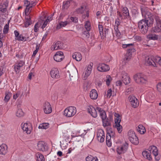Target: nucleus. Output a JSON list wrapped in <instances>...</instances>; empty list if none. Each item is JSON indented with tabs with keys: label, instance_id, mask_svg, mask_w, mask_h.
Returning <instances> with one entry per match:
<instances>
[{
	"label": "nucleus",
	"instance_id": "f8f14e48",
	"mask_svg": "<svg viewBox=\"0 0 161 161\" xmlns=\"http://www.w3.org/2000/svg\"><path fill=\"white\" fill-rule=\"evenodd\" d=\"M128 100L132 106L136 108L139 105V102L137 99L134 96L130 95L128 97Z\"/></svg>",
	"mask_w": 161,
	"mask_h": 161
},
{
	"label": "nucleus",
	"instance_id": "a878e982",
	"mask_svg": "<svg viewBox=\"0 0 161 161\" xmlns=\"http://www.w3.org/2000/svg\"><path fill=\"white\" fill-rule=\"evenodd\" d=\"M8 1H6L0 4V10L3 13L6 12L7 8L8 6Z\"/></svg>",
	"mask_w": 161,
	"mask_h": 161
},
{
	"label": "nucleus",
	"instance_id": "774afa93",
	"mask_svg": "<svg viewBox=\"0 0 161 161\" xmlns=\"http://www.w3.org/2000/svg\"><path fill=\"white\" fill-rule=\"evenodd\" d=\"M147 98H149L151 100L153 99V98L152 94L151 92H149L148 94H147Z\"/></svg>",
	"mask_w": 161,
	"mask_h": 161
},
{
	"label": "nucleus",
	"instance_id": "f704fd0d",
	"mask_svg": "<svg viewBox=\"0 0 161 161\" xmlns=\"http://www.w3.org/2000/svg\"><path fill=\"white\" fill-rule=\"evenodd\" d=\"M50 125L48 123H44L40 124L38 127L39 129H47L49 127Z\"/></svg>",
	"mask_w": 161,
	"mask_h": 161
},
{
	"label": "nucleus",
	"instance_id": "de8ad7c7",
	"mask_svg": "<svg viewBox=\"0 0 161 161\" xmlns=\"http://www.w3.org/2000/svg\"><path fill=\"white\" fill-rule=\"evenodd\" d=\"M16 114L17 116L20 117L23 116L24 113L21 109H19L17 111Z\"/></svg>",
	"mask_w": 161,
	"mask_h": 161
},
{
	"label": "nucleus",
	"instance_id": "bb28decb",
	"mask_svg": "<svg viewBox=\"0 0 161 161\" xmlns=\"http://www.w3.org/2000/svg\"><path fill=\"white\" fill-rule=\"evenodd\" d=\"M151 152L149 150L145 151L142 153V155L144 158H147L149 160L152 159V158L151 155Z\"/></svg>",
	"mask_w": 161,
	"mask_h": 161
},
{
	"label": "nucleus",
	"instance_id": "6e6d98bb",
	"mask_svg": "<svg viewBox=\"0 0 161 161\" xmlns=\"http://www.w3.org/2000/svg\"><path fill=\"white\" fill-rule=\"evenodd\" d=\"M9 28V25H8L6 24L4 27L3 30V33L4 34H7Z\"/></svg>",
	"mask_w": 161,
	"mask_h": 161
},
{
	"label": "nucleus",
	"instance_id": "39448f33",
	"mask_svg": "<svg viewBox=\"0 0 161 161\" xmlns=\"http://www.w3.org/2000/svg\"><path fill=\"white\" fill-rule=\"evenodd\" d=\"M127 136L129 140L133 144L137 145L139 143L138 139L133 130H130L128 132Z\"/></svg>",
	"mask_w": 161,
	"mask_h": 161
},
{
	"label": "nucleus",
	"instance_id": "cd10ccee",
	"mask_svg": "<svg viewBox=\"0 0 161 161\" xmlns=\"http://www.w3.org/2000/svg\"><path fill=\"white\" fill-rule=\"evenodd\" d=\"M90 98L92 99H96L98 97L97 92L95 89H92L90 93Z\"/></svg>",
	"mask_w": 161,
	"mask_h": 161
},
{
	"label": "nucleus",
	"instance_id": "7ed1b4c3",
	"mask_svg": "<svg viewBox=\"0 0 161 161\" xmlns=\"http://www.w3.org/2000/svg\"><path fill=\"white\" fill-rule=\"evenodd\" d=\"M37 2L36 0H33L30 1L25 0L24 1V6L26 7L25 13L26 15L28 14L30 12L31 8L33 6H35L37 3Z\"/></svg>",
	"mask_w": 161,
	"mask_h": 161
},
{
	"label": "nucleus",
	"instance_id": "a18cd8bd",
	"mask_svg": "<svg viewBox=\"0 0 161 161\" xmlns=\"http://www.w3.org/2000/svg\"><path fill=\"white\" fill-rule=\"evenodd\" d=\"M85 8L83 6H81L80 8L77 9L76 10V12L79 14H82L85 10Z\"/></svg>",
	"mask_w": 161,
	"mask_h": 161
},
{
	"label": "nucleus",
	"instance_id": "09e8293b",
	"mask_svg": "<svg viewBox=\"0 0 161 161\" xmlns=\"http://www.w3.org/2000/svg\"><path fill=\"white\" fill-rule=\"evenodd\" d=\"M135 49L133 47L131 48H130L128 49V53L126 54V56H127L128 55L129 56H131V53H133L135 52Z\"/></svg>",
	"mask_w": 161,
	"mask_h": 161
},
{
	"label": "nucleus",
	"instance_id": "6e6552de",
	"mask_svg": "<svg viewBox=\"0 0 161 161\" xmlns=\"http://www.w3.org/2000/svg\"><path fill=\"white\" fill-rule=\"evenodd\" d=\"M117 15L121 19H125L129 17V13L128 8L126 7H124L122 9V14L121 13L118 11Z\"/></svg>",
	"mask_w": 161,
	"mask_h": 161
},
{
	"label": "nucleus",
	"instance_id": "f3484780",
	"mask_svg": "<svg viewBox=\"0 0 161 161\" xmlns=\"http://www.w3.org/2000/svg\"><path fill=\"white\" fill-rule=\"evenodd\" d=\"M98 71L101 72H105L109 71L110 69L109 66L105 64L100 63L97 67Z\"/></svg>",
	"mask_w": 161,
	"mask_h": 161
},
{
	"label": "nucleus",
	"instance_id": "e2e57ef3",
	"mask_svg": "<svg viewBox=\"0 0 161 161\" xmlns=\"http://www.w3.org/2000/svg\"><path fill=\"white\" fill-rule=\"evenodd\" d=\"M20 91L14 95L13 97L14 99H16L20 95Z\"/></svg>",
	"mask_w": 161,
	"mask_h": 161
},
{
	"label": "nucleus",
	"instance_id": "412c9836",
	"mask_svg": "<svg viewBox=\"0 0 161 161\" xmlns=\"http://www.w3.org/2000/svg\"><path fill=\"white\" fill-rule=\"evenodd\" d=\"M63 48L62 43L60 41L53 43L52 45L51 49L52 50H56L60 49Z\"/></svg>",
	"mask_w": 161,
	"mask_h": 161
},
{
	"label": "nucleus",
	"instance_id": "4d7b16f0",
	"mask_svg": "<svg viewBox=\"0 0 161 161\" xmlns=\"http://www.w3.org/2000/svg\"><path fill=\"white\" fill-rule=\"evenodd\" d=\"M39 49V46L37 44L36 47V50L33 52V54L32 55V57L35 56L37 53Z\"/></svg>",
	"mask_w": 161,
	"mask_h": 161
},
{
	"label": "nucleus",
	"instance_id": "37998d69",
	"mask_svg": "<svg viewBox=\"0 0 161 161\" xmlns=\"http://www.w3.org/2000/svg\"><path fill=\"white\" fill-rule=\"evenodd\" d=\"M114 116L116 117V118L114 119L115 125L120 124L121 119L119 117V115L115 113Z\"/></svg>",
	"mask_w": 161,
	"mask_h": 161
},
{
	"label": "nucleus",
	"instance_id": "c756f323",
	"mask_svg": "<svg viewBox=\"0 0 161 161\" xmlns=\"http://www.w3.org/2000/svg\"><path fill=\"white\" fill-rule=\"evenodd\" d=\"M8 147L4 144H3L0 145V154H5L7 152Z\"/></svg>",
	"mask_w": 161,
	"mask_h": 161
},
{
	"label": "nucleus",
	"instance_id": "49530a36",
	"mask_svg": "<svg viewBox=\"0 0 161 161\" xmlns=\"http://www.w3.org/2000/svg\"><path fill=\"white\" fill-rule=\"evenodd\" d=\"M152 31L154 33H158L161 32V30L158 25H156V26L152 28Z\"/></svg>",
	"mask_w": 161,
	"mask_h": 161
},
{
	"label": "nucleus",
	"instance_id": "9b49d317",
	"mask_svg": "<svg viewBox=\"0 0 161 161\" xmlns=\"http://www.w3.org/2000/svg\"><path fill=\"white\" fill-rule=\"evenodd\" d=\"M21 127L23 130L27 134H30L32 129V126L30 123L22 124Z\"/></svg>",
	"mask_w": 161,
	"mask_h": 161
},
{
	"label": "nucleus",
	"instance_id": "338daca9",
	"mask_svg": "<svg viewBox=\"0 0 161 161\" xmlns=\"http://www.w3.org/2000/svg\"><path fill=\"white\" fill-rule=\"evenodd\" d=\"M134 38L136 40H137L138 41H140L142 40L141 37L139 36H134Z\"/></svg>",
	"mask_w": 161,
	"mask_h": 161
},
{
	"label": "nucleus",
	"instance_id": "ddd939ff",
	"mask_svg": "<svg viewBox=\"0 0 161 161\" xmlns=\"http://www.w3.org/2000/svg\"><path fill=\"white\" fill-rule=\"evenodd\" d=\"M128 144L125 143L123 145L118 147L117 148V152L119 154H124L127 150Z\"/></svg>",
	"mask_w": 161,
	"mask_h": 161
},
{
	"label": "nucleus",
	"instance_id": "f257e3e1",
	"mask_svg": "<svg viewBox=\"0 0 161 161\" xmlns=\"http://www.w3.org/2000/svg\"><path fill=\"white\" fill-rule=\"evenodd\" d=\"M151 24L148 19H142L138 23V26L142 33H146L148 30V27L150 26Z\"/></svg>",
	"mask_w": 161,
	"mask_h": 161
},
{
	"label": "nucleus",
	"instance_id": "0eeeda50",
	"mask_svg": "<svg viewBox=\"0 0 161 161\" xmlns=\"http://www.w3.org/2000/svg\"><path fill=\"white\" fill-rule=\"evenodd\" d=\"M141 11L142 16L145 18V19H152L153 20L152 18V14L148 11L147 8H141Z\"/></svg>",
	"mask_w": 161,
	"mask_h": 161
},
{
	"label": "nucleus",
	"instance_id": "ea45409f",
	"mask_svg": "<svg viewBox=\"0 0 161 161\" xmlns=\"http://www.w3.org/2000/svg\"><path fill=\"white\" fill-rule=\"evenodd\" d=\"M36 156L37 157V161H44L45 158L43 155L42 154L37 153L36 154Z\"/></svg>",
	"mask_w": 161,
	"mask_h": 161
},
{
	"label": "nucleus",
	"instance_id": "0e129e2a",
	"mask_svg": "<svg viewBox=\"0 0 161 161\" xmlns=\"http://www.w3.org/2000/svg\"><path fill=\"white\" fill-rule=\"evenodd\" d=\"M133 44L131 43V44H123L122 45V47L123 48H126L128 47H129L130 46H133Z\"/></svg>",
	"mask_w": 161,
	"mask_h": 161
},
{
	"label": "nucleus",
	"instance_id": "5701e85b",
	"mask_svg": "<svg viewBox=\"0 0 161 161\" xmlns=\"http://www.w3.org/2000/svg\"><path fill=\"white\" fill-rule=\"evenodd\" d=\"M50 74L53 78L57 79L59 77V71L56 68L53 69L50 72Z\"/></svg>",
	"mask_w": 161,
	"mask_h": 161
},
{
	"label": "nucleus",
	"instance_id": "13d9d810",
	"mask_svg": "<svg viewBox=\"0 0 161 161\" xmlns=\"http://www.w3.org/2000/svg\"><path fill=\"white\" fill-rule=\"evenodd\" d=\"M10 98V96L8 94L6 93L4 99V101L5 102H8Z\"/></svg>",
	"mask_w": 161,
	"mask_h": 161
},
{
	"label": "nucleus",
	"instance_id": "7c9ffc66",
	"mask_svg": "<svg viewBox=\"0 0 161 161\" xmlns=\"http://www.w3.org/2000/svg\"><path fill=\"white\" fill-rule=\"evenodd\" d=\"M148 149L151 152H152L153 154L155 156H156L158 155V153L157 148L155 146H150L149 147Z\"/></svg>",
	"mask_w": 161,
	"mask_h": 161
},
{
	"label": "nucleus",
	"instance_id": "2f4dec72",
	"mask_svg": "<svg viewBox=\"0 0 161 161\" xmlns=\"http://www.w3.org/2000/svg\"><path fill=\"white\" fill-rule=\"evenodd\" d=\"M73 58L75 59L77 61H80L82 58L81 53L79 52H75L72 54Z\"/></svg>",
	"mask_w": 161,
	"mask_h": 161
},
{
	"label": "nucleus",
	"instance_id": "473e14b6",
	"mask_svg": "<svg viewBox=\"0 0 161 161\" xmlns=\"http://www.w3.org/2000/svg\"><path fill=\"white\" fill-rule=\"evenodd\" d=\"M31 24V18L30 16L27 15L25 17V26L26 28L27 27L29 26Z\"/></svg>",
	"mask_w": 161,
	"mask_h": 161
},
{
	"label": "nucleus",
	"instance_id": "4c0bfd02",
	"mask_svg": "<svg viewBox=\"0 0 161 161\" xmlns=\"http://www.w3.org/2000/svg\"><path fill=\"white\" fill-rule=\"evenodd\" d=\"M69 23V22L68 21H66L64 22H61L59 24L57 25V29H59L63 27H65L67 24Z\"/></svg>",
	"mask_w": 161,
	"mask_h": 161
},
{
	"label": "nucleus",
	"instance_id": "c03bdc74",
	"mask_svg": "<svg viewBox=\"0 0 161 161\" xmlns=\"http://www.w3.org/2000/svg\"><path fill=\"white\" fill-rule=\"evenodd\" d=\"M70 5V2L69 1H67L64 2L63 3V9H67Z\"/></svg>",
	"mask_w": 161,
	"mask_h": 161
},
{
	"label": "nucleus",
	"instance_id": "20e7f679",
	"mask_svg": "<svg viewBox=\"0 0 161 161\" xmlns=\"http://www.w3.org/2000/svg\"><path fill=\"white\" fill-rule=\"evenodd\" d=\"M76 113V109L75 107L69 106L65 109L64 115L66 117H71L74 116Z\"/></svg>",
	"mask_w": 161,
	"mask_h": 161
},
{
	"label": "nucleus",
	"instance_id": "052dcab7",
	"mask_svg": "<svg viewBox=\"0 0 161 161\" xmlns=\"http://www.w3.org/2000/svg\"><path fill=\"white\" fill-rule=\"evenodd\" d=\"M93 157L91 155L88 156L86 158V161H92Z\"/></svg>",
	"mask_w": 161,
	"mask_h": 161
},
{
	"label": "nucleus",
	"instance_id": "864d4df0",
	"mask_svg": "<svg viewBox=\"0 0 161 161\" xmlns=\"http://www.w3.org/2000/svg\"><path fill=\"white\" fill-rule=\"evenodd\" d=\"M134 90V88L132 87H129L126 89L125 93L126 95H128Z\"/></svg>",
	"mask_w": 161,
	"mask_h": 161
},
{
	"label": "nucleus",
	"instance_id": "423d86ee",
	"mask_svg": "<svg viewBox=\"0 0 161 161\" xmlns=\"http://www.w3.org/2000/svg\"><path fill=\"white\" fill-rule=\"evenodd\" d=\"M93 65V63L91 62L86 67V70L83 75V80H86L90 75L92 69Z\"/></svg>",
	"mask_w": 161,
	"mask_h": 161
},
{
	"label": "nucleus",
	"instance_id": "bf43d9fd",
	"mask_svg": "<svg viewBox=\"0 0 161 161\" xmlns=\"http://www.w3.org/2000/svg\"><path fill=\"white\" fill-rule=\"evenodd\" d=\"M112 95V90L111 89H109L107 91V97L110 98Z\"/></svg>",
	"mask_w": 161,
	"mask_h": 161
},
{
	"label": "nucleus",
	"instance_id": "c9c22d12",
	"mask_svg": "<svg viewBox=\"0 0 161 161\" xmlns=\"http://www.w3.org/2000/svg\"><path fill=\"white\" fill-rule=\"evenodd\" d=\"M54 15V14L51 15V16H49L47 17V19L44 21L43 25L42 26V28L43 29L45 28L47 24L51 20H52V17Z\"/></svg>",
	"mask_w": 161,
	"mask_h": 161
},
{
	"label": "nucleus",
	"instance_id": "2eb2a0df",
	"mask_svg": "<svg viewBox=\"0 0 161 161\" xmlns=\"http://www.w3.org/2000/svg\"><path fill=\"white\" fill-rule=\"evenodd\" d=\"M98 29L101 39H104L106 35L108 34V29L106 28L103 29V25L99 24L98 25Z\"/></svg>",
	"mask_w": 161,
	"mask_h": 161
},
{
	"label": "nucleus",
	"instance_id": "a211bd4d",
	"mask_svg": "<svg viewBox=\"0 0 161 161\" xmlns=\"http://www.w3.org/2000/svg\"><path fill=\"white\" fill-rule=\"evenodd\" d=\"M37 148L38 150L42 151H47L48 149L47 144L43 141H39L37 145Z\"/></svg>",
	"mask_w": 161,
	"mask_h": 161
},
{
	"label": "nucleus",
	"instance_id": "c85d7f7f",
	"mask_svg": "<svg viewBox=\"0 0 161 161\" xmlns=\"http://www.w3.org/2000/svg\"><path fill=\"white\" fill-rule=\"evenodd\" d=\"M97 109L100 113V115L102 120L106 118V114L105 111L102 109L101 108L99 107H97Z\"/></svg>",
	"mask_w": 161,
	"mask_h": 161
},
{
	"label": "nucleus",
	"instance_id": "9d476101",
	"mask_svg": "<svg viewBox=\"0 0 161 161\" xmlns=\"http://www.w3.org/2000/svg\"><path fill=\"white\" fill-rule=\"evenodd\" d=\"M119 77L125 85H127L130 82V77L128 76L127 74L124 71L121 72Z\"/></svg>",
	"mask_w": 161,
	"mask_h": 161
},
{
	"label": "nucleus",
	"instance_id": "a19ab883",
	"mask_svg": "<svg viewBox=\"0 0 161 161\" xmlns=\"http://www.w3.org/2000/svg\"><path fill=\"white\" fill-rule=\"evenodd\" d=\"M85 28L87 31H90L91 28V25L90 21L89 20H87L85 22Z\"/></svg>",
	"mask_w": 161,
	"mask_h": 161
},
{
	"label": "nucleus",
	"instance_id": "72a5a7b5",
	"mask_svg": "<svg viewBox=\"0 0 161 161\" xmlns=\"http://www.w3.org/2000/svg\"><path fill=\"white\" fill-rule=\"evenodd\" d=\"M136 130L138 132L141 134H144L146 132L145 127L142 125H138L136 128Z\"/></svg>",
	"mask_w": 161,
	"mask_h": 161
},
{
	"label": "nucleus",
	"instance_id": "8fccbe9b",
	"mask_svg": "<svg viewBox=\"0 0 161 161\" xmlns=\"http://www.w3.org/2000/svg\"><path fill=\"white\" fill-rule=\"evenodd\" d=\"M148 37L149 39L153 40H157L158 38V36L155 34L151 35Z\"/></svg>",
	"mask_w": 161,
	"mask_h": 161
},
{
	"label": "nucleus",
	"instance_id": "393cba45",
	"mask_svg": "<svg viewBox=\"0 0 161 161\" xmlns=\"http://www.w3.org/2000/svg\"><path fill=\"white\" fill-rule=\"evenodd\" d=\"M120 24V22L118 19H116L115 21V24L114 25V29L115 34L116 36L119 37L120 35V33L118 30V28Z\"/></svg>",
	"mask_w": 161,
	"mask_h": 161
},
{
	"label": "nucleus",
	"instance_id": "79ce46f5",
	"mask_svg": "<svg viewBox=\"0 0 161 161\" xmlns=\"http://www.w3.org/2000/svg\"><path fill=\"white\" fill-rule=\"evenodd\" d=\"M112 80V78L111 76L109 75H107L106 77V79L104 80L106 82V84L107 86H109L110 82Z\"/></svg>",
	"mask_w": 161,
	"mask_h": 161
},
{
	"label": "nucleus",
	"instance_id": "1a4fd4ad",
	"mask_svg": "<svg viewBox=\"0 0 161 161\" xmlns=\"http://www.w3.org/2000/svg\"><path fill=\"white\" fill-rule=\"evenodd\" d=\"M25 64V62L23 61L19 60L17 61L14 66V71L16 74L19 73L21 68Z\"/></svg>",
	"mask_w": 161,
	"mask_h": 161
},
{
	"label": "nucleus",
	"instance_id": "4468645a",
	"mask_svg": "<svg viewBox=\"0 0 161 161\" xmlns=\"http://www.w3.org/2000/svg\"><path fill=\"white\" fill-rule=\"evenodd\" d=\"M64 56L63 52L61 51L57 52L53 56L55 61L57 62H60L64 58Z\"/></svg>",
	"mask_w": 161,
	"mask_h": 161
},
{
	"label": "nucleus",
	"instance_id": "aec40b11",
	"mask_svg": "<svg viewBox=\"0 0 161 161\" xmlns=\"http://www.w3.org/2000/svg\"><path fill=\"white\" fill-rule=\"evenodd\" d=\"M43 109L45 114H49L52 112V108L51 105L50 103L47 102H45L43 105Z\"/></svg>",
	"mask_w": 161,
	"mask_h": 161
},
{
	"label": "nucleus",
	"instance_id": "3c124183",
	"mask_svg": "<svg viewBox=\"0 0 161 161\" xmlns=\"http://www.w3.org/2000/svg\"><path fill=\"white\" fill-rule=\"evenodd\" d=\"M90 31L86 30L84 31L83 32V35L86 38H88L90 36V34L89 33V31Z\"/></svg>",
	"mask_w": 161,
	"mask_h": 161
},
{
	"label": "nucleus",
	"instance_id": "680f3d73",
	"mask_svg": "<svg viewBox=\"0 0 161 161\" xmlns=\"http://www.w3.org/2000/svg\"><path fill=\"white\" fill-rule=\"evenodd\" d=\"M157 88L158 91L161 93V83H159L157 84Z\"/></svg>",
	"mask_w": 161,
	"mask_h": 161
},
{
	"label": "nucleus",
	"instance_id": "dca6fc26",
	"mask_svg": "<svg viewBox=\"0 0 161 161\" xmlns=\"http://www.w3.org/2000/svg\"><path fill=\"white\" fill-rule=\"evenodd\" d=\"M97 137L98 141L101 142H103L104 141L105 136L104 131L102 129H99L97 132Z\"/></svg>",
	"mask_w": 161,
	"mask_h": 161
},
{
	"label": "nucleus",
	"instance_id": "5fc2aeb1",
	"mask_svg": "<svg viewBox=\"0 0 161 161\" xmlns=\"http://www.w3.org/2000/svg\"><path fill=\"white\" fill-rule=\"evenodd\" d=\"M155 19L156 22V25H161V20L158 16H156Z\"/></svg>",
	"mask_w": 161,
	"mask_h": 161
},
{
	"label": "nucleus",
	"instance_id": "f03ea898",
	"mask_svg": "<svg viewBox=\"0 0 161 161\" xmlns=\"http://www.w3.org/2000/svg\"><path fill=\"white\" fill-rule=\"evenodd\" d=\"M134 81L139 84H146L147 81V77L141 74H137L135 75L133 77Z\"/></svg>",
	"mask_w": 161,
	"mask_h": 161
},
{
	"label": "nucleus",
	"instance_id": "58836bf2",
	"mask_svg": "<svg viewBox=\"0 0 161 161\" xmlns=\"http://www.w3.org/2000/svg\"><path fill=\"white\" fill-rule=\"evenodd\" d=\"M103 126L105 127L111 125V122L109 120L108 118H105V119L102 120Z\"/></svg>",
	"mask_w": 161,
	"mask_h": 161
},
{
	"label": "nucleus",
	"instance_id": "4be33fe9",
	"mask_svg": "<svg viewBox=\"0 0 161 161\" xmlns=\"http://www.w3.org/2000/svg\"><path fill=\"white\" fill-rule=\"evenodd\" d=\"M157 60L153 56H151L148 58L147 59H146V62L149 65L157 67V64L156 63V62H157Z\"/></svg>",
	"mask_w": 161,
	"mask_h": 161
},
{
	"label": "nucleus",
	"instance_id": "69168bd1",
	"mask_svg": "<svg viewBox=\"0 0 161 161\" xmlns=\"http://www.w3.org/2000/svg\"><path fill=\"white\" fill-rule=\"evenodd\" d=\"M71 20L74 23H76L78 21V19L76 17H71L70 18Z\"/></svg>",
	"mask_w": 161,
	"mask_h": 161
},
{
	"label": "nucleus",
	"instance_id": "e433bc0d",
	"mask_svg": "<svg viewBox=\"0 0 161 161\" xmlns=\"http://www.w3.org/2000/svg\"><path fill=\"white\" fill-rule=\"evenodd\" d=\"M111 136L109 133H107L106 136V144L108 147L111 146Z\"/></svg>",
	"mask_w": 161,
	"mask_h": 161
},
{
	"label": "nucleus",
	"instance_id": "603ef678",
	"mask_svg": "<svg viewBox=\"0 0 161 161\" xmlns=\"http://www.w3.org/2000/svg\"><path fill=\"white\" fill-rule=\"evenodd\" d=\"M115 127L117 129L119 133H120L121 132L122 128V126L120 124L115 125Z\"/></svg>",
	"mask_w": 161,
	"mask_h": 161
},
{
	"label": "nucleus",
	"instance_id": "6ab92c4d",
	"mask_svg": "<svg viewBox=\"0 0 161 161\" xmlns=\"http://www.w3.org/2000/svg\"><path fill=\"white\" fill-rule=\"evenodd\" d=\"M14 34L15 35V39L19 41H25L28 40L29 37H28L24 36L21 34L20 35L19 33L17 31H14Z\"/></svg>",
	"mask_w": 161,
	"mask_h": 161
},
{
	"label": "nucleus",
	"instance_id": "b1692460",
	"mask_svg": "<svg viewBox=\"0 0 161 161\" xmlns=\"http://www.w3.org/2000/svg\"><path fill=\"white\" fill-rule=\"evenodd\" d=\"M97 108H95L92 106H90L88 108V112L94 118H96L97 116Z\"/></svg>",
	"mask_w": 161,
	"mask_h": 161
}]
</instances>
